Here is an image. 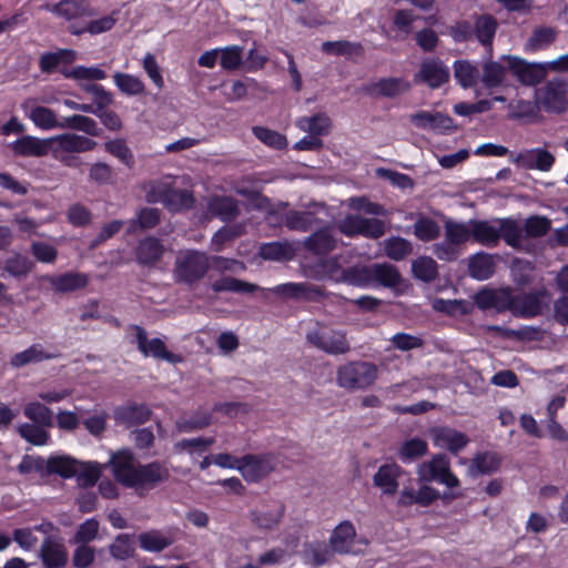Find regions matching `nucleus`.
I'll return each mask as SVG.
<instances>
[{"instance_id":"28","label":"nucleus","mask_w":568,"mask_h":568,"mask_svg":"<svg viewBox=\"0 0 568 568\" xmlns=\"http://www.w3.org/2000/svg\"><path fill=\"white\" fill-rule=\"evenodd\" d=\"M403 468L396 463L382 465L373 476L374 485L385 495H394L398 489V479Z\"/></svg>"},{"instance_id":"3","label":"nucleus","mask_w":568,"mask_h":568,"mask_svg":"<svg viewBox=\"0 0 568 568\" xmlns=\"http://www.w3.org/2000/svg\"><path fill=\"white\" fill-rule=\"evenodd\" d=\"M459 223L466 231V242L473 241L489 248L496 247L500 240L510 247L516 243L518 226L513 222V217L473 219Z\"/></svg>"},{"instance_id":"7","label":"nucleus","mask_w":568,"mask_h":568,"mask_svg":"<svg viewBox=\"0 0 568 568\" xmlns=\"http://www.w3.org/2000/svg\"><path fill=\"white\" fill-rule=\"evenodd\" d=\"M97 144L94 140L75 133H63L50 138L52 158L69 168L80 165L75 153L92 151Z\"/></svg>"},{"instance_id":"23","label":"nucleus","mask_w":568,"mask_h":568,"mask_svg":"<svg viewBox=\"0 0 568 568\" xmlns=\"http://www.w3.org/2000/svg\"><path fill=\"white\" fill-rule=\"evenodd\" d=\"M43 280L57 293H72L87 287L90 282V276L80 272H67L59 275H45Z\"/></svg>"},{"instance_id":"59","label":"nucleus","mask_w":568,"mask_h":568,"mask_svg":"<svg viewBox=\"0 0 568 568\" xmlns=\"http://www.w3.org/2000/svg\"><path fill=\"white\" fill-rule=\"evenodd\" d=\"M243 63V47L230 45L220 48L221 68L227 71L237 70Z\"/></svg>"},{"instance_id":"47","label":"nucleus","mask_w":568,"mask_h":568,"mask_svg":"<svg viewBox=\"0 0 568 568\" xmlns=\"http://www.w3.org/2000/svg\"><path fill=\"white\" fill-rule=\"evenodd\" d=\"M245 233V225L237 223L229 226H223L216 231L211 239V248L214 252H221L227 242L240 237Z\"/></svg>"},{"instance_id":"38","label":"nucleus","mask_w":568,"mask_h":568,"mask_svg":"<svg viewBox=\"0 0 568 568\" xmlns=\"http://www.w3.org/2000/svg\"><path fill=\"white\" fill-rule=\"evenodd\" d=\"M258 255L267 261H290L295 256V250L288 242H270L260 246Z\"/></svg>"},{"instance_id":"45","label":"nucleus","mask_w":568,"mask_h":568,"mask_svg":"<svg viewBox=\"0 0 568 568\" xmlns=\"http://www.w3.org/2000/svg\"><path fill=\"white\" fill-rule=\"evenodd\" d=\"M384 252L390 260L402 261L413 253V245L404 237L392 236L384 241Z\"/></svg>"},{"instance_id":"64","label":"nucleus","mask_w":568,"mask_h":568,"mask_svg":"<svg viewBox=\"0 0 568 568\" xmlns=\"http://www.w3.org/2000/svg\"><path fill=\"white\" fill-rule=\"evenodd\" d=\"M18 432L23 439L37 446L45 445L49 440L48 432L39 424H21Z\"/></svg>"},{"instance_id":"4","label":"nucleus","mask_w":568,"mask_h":568,"mask_svg":"<svg viewBox=\"0 0 568 568\" xmlns=\"http://www.w3.org/2000/svg\"><path fill=\"white\" fill-rule=\"evenodd\" d=\"M190 179L182 176H164L151 183L148 200L162 203L171 212L189 210L194 205L195 199L189 187Z\"/></svg>"},{"instance_id":"55","label":"nucleus","mask_w":568,"mask_h":568,"mask_svg":"<svg viewBox=\"0 0 568 568\" xmlns=\"http://www.w3.org/2000/svg\"><path fill=\"white\" fill-rule=\"evenodd\" d=\"M413 229L414 235L423 242L434 241L442 233L439 224L430 217H419L414 223Z\"/></svg>"},{"instance_id":"18","label":"nucleus","mask_w":568,"mask_h":568,"mask_svg":"<svg viewBox=\"0 0 568 568\" xmlns=\"http://www.w3.org/2000/svg\"><path fill=\"white\" fill-rule=\"evenodd\" d=\"M429 434L435 447L447 449L454 455L463 450L469 443L467 435L448 426L434 427Z\"/></svg>"},{"instance_id":"53","label":"nucleus","mask_w":568,"mask_h":568,"mask_svg":"<svg viewBox=\"0 0 568 568\" xmlns=\"http://www.w3.org/2000/svg\"><path fill=\"white\" fill-rule=\"evenodd\" d=\"M412 271L415 277L424 282H432L438 275L437 263L429 256H419L414 260L412 263Z\"/></svg>"},{"instance_id":"27","label":"nucleus","mask_w":568,"mask_h":568,"mask_svg":"<svg viewBox=\"0 0 568 568\" xmlns=\"http://www.w3.org/2000/svg\"><path fill=\"white\" fill-rule=\"evenodd\" d=\"M16 155L19 156H44L51 154L50 138L39 139L32 135H23L22 138L9 144Z\"/></svg>"},{"instance_id":"10","label":"nucleus","mask_w":568,"mask_h":568,"mask_svg":"<svg viewBox=\"0 0 568 568\" xmlns=\"http://www.w3.org/2000/svg\"><path fill=\"white\" fill-rule=\"evenodd\" d=\"M42 9L67 22L70 32L74 24H83L85 18L95 16L89 0H60L53 4L47 3Z\"/></svg>"},{"instance_id":"2","label":"nucleus","mask_w":568,"mask_h":568,"mask_svg":"<svg viewBox=\"0 0 568 568\" xmlns=\"http://www.w3.org/2000/svg\"><path fill=\"white\" fill-rule=\"evenodd\" d=\"M324 267L336 282L347 283L361 288L377 286L395 287L402 281L397 267L388 263L355 265L342 268L338 266L336 258H331L324 263Z\"/></svg>"},{"instance_id":"57","label":"nucleus","mask_w":568,"mask_h":568,"mask_svg":"<svg viewBox=\"0 0 568 568\" xmlns=\"http://www.w3.org/2000/svg\"><path fill=\"white\" fill-rule=\"evenodd\" d=\"M212 290L216 293H253L257 290V286L255 284H251L234 277H221L212 284Z\"/></svg>"},{"instance_id":"8","label":"nucleus","mask_w":568,"mask_h":568,"mask_svg":"<svg viewBox=\"0 0 568 568\" xmlns=\"http://www.w3.org/2000/svg\"><path fill=\"white\" fill-rule=\"evenodd\" d=\"M538 109L549 113H564L568 110V82L554 78L535 91Z\"/></svg>"},{"instance_id":"54","label":"nucleus","mask_w":568,"mask_h":568,"mask_svg":"<svg viewBox=\"0 0 568 568\" xmlns=\"http://www.w3.org/2000/svg\"><path fill=\"white\" fill-rule=\"evenodd\" d=\"M322 51L332 55H358L363 52L361 43L347 40L325 41L322 44Z\"/></svg>"},{"instance_id":"42","label":"nucleus","mask_w":568,"mask_h":568,"mask_svg":"<svg viewBox=\"0 0 568 568\" xmlns=\"http://www.w3.org/2000/svg\"><path fill=\"white\" fill-rule=\"evenodd\" d=\"M272 291L293 298L314 300L321 294L320 290L306 283H285L275 286Z\"/></svg>"},{"instance_id":"6","label":"nucleus","mask_w":568,"mask_h":568,"mask_svg":"<svg viewBox=\"0 0 568 568\" xmlns=\"http://www.w3.org/2000/svg\"><path fill=\"white\" fill-rule=\"evenodd\" d=\"M211 268V256L196 250H183L178 252L173 276L176 283L189 286L202 280Z\"/></svg>"},{"instance_id":"52","label":"nucleus","mask_w":568,"mask_h":568,"mask_svg":"<svg viewBox=\"0 0 568 568\" xmlns=\"http://www.w3.org/2000/svg\"><path fill=\"white\" fill-rule=\"evenodd\" d=\"M556 39V31L552 28H538L525 43L526 52H536L548 48Z\"/></svg>"},{"instance_id":"44","label":"nucleus","mask_w":568,"mask_h":568,"mask_svg":"<svg viewBox=\"0 0 568 568\" xmlns=\"http://www.w3.org/2000/svg\"><path fill=\"white\" fill-rule=\"evenodd\" d=\"M45 469L49 474H58L64 478L74 477L78 469V462L68 456H53L45 463Z\"/></svg>"},{"instance_id":"63","label":"nucleus","mask_w":568,"mask_h":568,"mask_svg":"<svg viewBox=\"0 0 568 568\" xmlns=\"http://www.w3.org/2000/svg\"><path fill=\"white\" fill-rule=\"evenodd\" d=\"M23 413L26 417L41 426H50L52 424L51 409L39 402H31L26 405Z\"/></svg>"},{"instance_id":"37","label":"nucleus","mask_w":568,"mask_h":568,"mask_svg":"<svg viewBox=\"0 0 568 568\" xmlns=\"http://www.w3.org/2000/svg\"><path fill=\"white\" fill-rule=\"evenodd\" d=\"M373 94L394 98L409 90V83L403 78H385L371 84Z\"/></svg>"},{"instance_id":"56","label":"nucleus","mask_w":568,"mask_h":568,"mask_svg":"<svg viewBox=\"0 0 568 568\" xmlns=\"http://www.w3.org/2000/svg\"><path fill=\"white\" fill-rule=\"evenodd\" d=\"M499 466V459L494 453H481L476 455L469 466V474L473 476L489 474Z\"/></svg>"},{"instance_id":"48","label":"nucleus","mask_w":568,"mask_h":568,"mask_svg":"<svg viewBox=\"0 0 568 568\" xmlns=\"http://www.w3.org/2000/svg\"><path fill=\"white\" fill-rule=\"evenodd\" d=\"M53 356L43 351L40 344H33L29 348L17 353L10 359V364L13 367H22L30 363H38L44 359H50Z\"/></svg>"},{"instance_id":"43","label":"nucleus","mask_w":568,"mask_h":568,"mask_svg":"<svg viewBox=\"0 0 568 568\" xmlns=\"http://www.w3.org/2000/svg\"><path fill=\"white\" fill-rule=\"evenodd\" d=\"M61 129L81 131L91 136H99L101 133V129L92 118L81 114L65 116L61 121Z\"/></svg>"},{"instance_id":"12","label":"nucleus","mask_w":568,"mask_h":568,"mask_svg":"<svg viewBox=\"0 0 568 568\" xmlns=\"http://www.w3.org/2000/svg\"><path fill=\"white\" fill-rule=\"evenodd\" d=\"M306 341L329 355H344L351 351L346 333L338 329L315 328L306 333Z\"/></svg>"},{"instance_id":"33","label":"nucleus","mask_w":568,"mask_h":568,"mask_svg":"<svg viewBox=\"0 0 568 568\" xmlns=\"http://www.w3.org/2000/svg\"><path fill=\"white\" fill-rule=\"evenodd\" d=\"M295 125L303 132L317 138L327 135L332 129V121L329 116L320 112L311 116H301L295 121Z\"/></svg>"},{"instance_id":"62","label":"nucleus","mask_w":568,"mask_h":568,"mask_svg":"<svg viewBox=\"0 0 568 568\" xmlns=\"http://www.w3.org/2000/svg\"><path fill=\"white\" fill-rule=\"evenodd\" d=\"M78 483L83 487H92L95 485L101 476L102 468L100 464L94 462L79 463L78 462Z\"/></svg>"},{"instance_id":"31","label":"nucleus","mask_w":568,"mask_h":568,"mask_svg":"<svg viewBox=\"0 0 568 568\" xmlns=\"http://www.w3.org/2000/svg\"><path fill=\"white\" fill-rule=\"evenodd\" d=\"M207 213L224 222L234 220L239 215V202L231 196L214 195L207 201Z\"/></svg>"},{"instance_id":"17","label":"nucleus","mask_w":568,"mask_h":568,"mask_svg":"<svg viewBox=\"0 0 568 568\" xmlns=\"http://www.w3.org/2000/svg\"><path fill=\"white\" fill-rule=\"evenodd\" d=\"M134 329L138 349L143 356L165 361L171 364L182 362V356L168 351L161 338H149L148 333L141 326H135Z\"/></svg>"},{"instance_id":"5","label":"nucleus","mask_w":568,"mask_h":568,"mask_svg":"<svg viewBox=\"0 0 568 568\" xmlns=\"http://www.w3.org/2000/svg\"><path fill=\"white\" fill-rule=\"evenodd\" d=\"M376 364L367 361H349L336 369V384L348 392L365 390L378 378Z\"/></svg>"},{"instance_id":"29","label":"nucleus","mask_w":568,"mask_h":568,"mask_svg":"<svg viewBox=\"0 0 568 568\" xmlns=\"http://www.w3.org/2000/svg\"><path fill=\"white\" fill-rule=\"evenodd\" d=\"M119 11L114 10L111 13L103 16L98 19H91L88 22H83V24H74L71 28L72 36H82L84 33H89L91 36H98L104 32H108L114 28L119 20Z\"/></svg>"},{"instance_id":"58","label":"nucleus","mask_w":568,"mask_h":568,"mask_svg":"<svg viewBox=\"0 0 568 568\" xmlns=\"http://www.w3.org/2000/svg\"><path fill=\"white\" fill-rule=\"evenodd\" d=\"M454 75L463 88H471L477 83L479 72L468 61H456L454 63Z\"/></svg>"},{"instance_id":"15","label":"nucleus","mask_w":568,"mask_h":568,"mask_svg":"<svg viewBox=\"0 0 568 568\" xmlns=\"http://www.w3.org/2000/svg\"><path fill=\"white\" fill-rule=\"evenodd\" d=\"M511 74L524 85L534 87L548 74L546 62H528L515 55L504 57Z\"/></svg>"},{"instance_id":"21","label":"nucleus","mask_w":568,"mask_h":568,"mask_svg":"<svg viewBox=\"0 0 568 568\" xmlns=\"http://www.w3.org/2000/svg\"><path fill=\"white\" fill-rule=\"evenodd\" d=\"M511 161L525 170L547 172L552 168L555 156L545 149L536 148L524 150L517 154L511 153Z\"/></svg>"},{"instance_id":"41","label":"nucleus","mask_w":568,"mask_h":568,"mask_svg":"<svg viewBox=\"0 0 568 568\" xmlns=\"http://www.w3.org/2000/svg\"><path fill=\"white\" fill-rule=\"evenodd\" d=\"M77 52L71 49H60L55 52L43 53L39 59L41 72L51 73L60 63H71L77 59Z\"/></svg>"},{"instance_id":"50","label":"nucleus","mask_w":568,"mask_h":568,"mask_svg":"<svg viewBox=\"0 0 568 568\" xmlns=\"http://www.w3.org/2000/svg\"><path fill=\"white\" fill-rule=\"evenodd\" d=\"M428 445L424 439L412 438L402 444L398 450V457L404 464H409L426 455Z\"/></svg>"},{"instance_id":"13","label":"nucleus","mask_w":568,"mask_h":568,"mask_svg":"<svg viewBox=\"0 0 568 568\" xmlns=\"http://www.w3.org/2000/svg\"><path fill=\"white\" fill-rule=\"evenodd\" d=\"M338 231L346 236L362 235L368 239H379L385 234V223L376 217H364L349 214L338 222Z\"/></svg>"},{"instance_id":"51","label":"nucleus","mask_w":568,"mask_h":568,"mask_svg":"<svg viewBox=\"0 0 568 568\" xmlns=\"http://www.w3.org/2000/svg\"><path fill=\"white\" fill-rule=\"evenodd\" d=\"M32 261L20 253H13L4 261V271L12 277H26L32 270Z\"/></svg>"},{"instance_id":"46","label":"nucleus","mask_w":568,"mask_h":568,"mask_svg":"<svg viewBox=\"0 0 568 568\" xmlns=\"http://www.w3.org/2000/svg\"><path fill=\"white\" fill-rule=\"evenodd\" d=\"M283 514L284 508L278 505L272 509L251 511V520L261 529H272L281 521Z\"/></svg>"},{"instance_id":"16","label":"nucleus","mask_w":568,"mask_h":568,"mask_svg":"<svg viewBox=\"0 0 568 568\" xmlns=\"http://www.w3.org/2000/svg\"><path fill=\"white\" fill-rule=\"evenodd\" d=\"M276 467V458L272 454L242 457L240 474L248 483H257L268 476Z\"/></svg>"},{"instance_id":"9","label":"nucleus","mask_w":568,"mask_h":568,"mask_svg":"<svg viewBox=\"0 0 568 568\" xmlns=\"http://www.w3.org/2000/svg\"><path fill=\"white\" fill-rule=\"evenodd\" d=\"M466 243V231L460 223L448 219L444 223V239L433 244L432 251L439 261L453 262L462 255Z\"/></svg>"},{"instance_id":"19","label":"nucleus","mask_w":568,"mask_h":568,"mask_svg":"<svg viewBox=\"0 0 568 568\" xmlns=\"http://www.w3.org/2000/svg\"><path fill=\"white\" fill-rule=\"evenodd\" d=\"M38 558L44 568H63L68 564V550L61 538L47 537L41 542Z\"/></svg>"},{"instance_id":"22","label":"nucleus","mask_w":568,"mask_h":568,"mask_svg":"<svg viewBox=\"0 0 568 568\" xmlns=\"http://www.w3.org/2000/svg\"><path fill=\"white\" fill-rule=\"evenodd\" d=\"M549 302L546 290L525 293L514 296L513 313L523 317H532L542 312Z\"/></svg>"},{"instance_id":"32","label":"nucleus","mask_w":568,"mask_h":568,"mask_svg":"<svg viewBox=\"0 0 568 568\" xmlns=\"http://www.w3.org/2000/svg\"><path fill=\"white\" fill-rule=\"evenodd\" d=\"M151 417V410L145 405H125L115 409L116 423L126 427L144 424Z\"/></svg>"},{"instance_id":"61","label":"nucleus","mask_w":568,"mask_h":568,"mask_svg":"<svg viewBox=\"0 0 568 568\" xmlns=\"http://www.w3.org/2000/svg\"><path fill=\"white\" fill-rule=\"evenodd\" d=\"M497 30V21L491 16H481L475 22L476 37L484 45L490 44Z\"/></svg>"},{"instance_id":"25","label":"nucleus","mask_w":568,"mask_h":568,"mask_svg":"<svg viewBox=\"0 0 568 568\" xmlns=\"http://www.w3.org/2000/svg\"><path fill=\"white\" fill-rule=\"evenodd\" d=\"M303 244L310 252L317 255H324L337 247L338 239L334 227L323 226L307 236Z\"/></svg>"},{"instance_id":"24","label":"nucleus","mask_w":568,"mask_h":568,"mask_svg":"<svg viewBox=\"0 0 568 568\" xmlns=\"http://www.w3.org/2000/svg\"><path fill=\"white\" fill-rule=\"evenodd\" d=\"M449 79V70L444 63L436 59L425 60L415 75L416 82H424L432 89L439 88Z\"/></svg>"},{"instance_id":"36","label":"nucleus","mask_w":568,"mask_h":568,"mask_svg":"<svg viewBox=\"0 0 568 568\" xmlns=\"http://www.w3.org/2000/svg\"><path fill=\"white\" fill-rule=\"evenodd\" d=\"M284 224L290 230L308 232L320 226L321 222L311 211H290L284 216Z\"/></svg>"},{"instance_id":"1","label":"nucleus","mask_w":568,"mask_h":568,"mask_svg":"<svg viewBox=\"0 0 568 568\" xmlns=\"http://www.w3.org/2000/svg\"><path fill=\"white\" fill-rule=\"evenodd\" d=\"M109 466L114 479L125 488L146 495L170 477L168 467L160 462L141 464L129 449L112 453Z\"/></svg>"},{"instance_id":"14","label":"nucleus","mask_w":568,"mask_h":568,"mask_svg":"<svg viewBox=\"0 0 568 568\" xmlns=\"http://www.w3.org/2000/svg\"><path fill=\"white\" fill-rule=\"evenodd\" d=\"M513 222L518 226L516 243L511 245L515 250L528 251V240L542 237L551 229V221L540 215H531L524 221L513 217Z\"/></svg>"},{"instance_id":"26","label":"nucleus","mask_w":568,"mask_h":568,"mask_svg":"<svg viewBox=\"0 0 568 568\" xmlns=\"http://www.w3.org/2000/svg\"><path fill=\"white\" fill-rule=\"evenodd\" d=\"M410 123L422 130L444 133L453 129V120L440 112L418 111L409 115Z\"/></svg>"},{"instance_id":"11","label":"nucleus","mask_w":568,"mask_h":568,"mask_svg":"<svg viewBox=\"0 0 568 568\" xmlns=\"http://www.w3.org/2000/svg\"><path fill=\"white\" fill-rule=\"evenodd\" d=\"M417 476L420 481H437L448 488L459 486V479L452 473L449 459L444 454H436L429 460L419 464Z\"/></svg>"},{"instance_id":"34","label":"nucleus","mask_w":568,"mask_h":568,"mask_svg":"<svg viewBox=\"0 0 568 568\" xmlns=\"http://www.w3.org/2000/svg\"><path fill=\"white\" fill-rule=\"evenodd\" d=\"M494 256L489 253L478 252L469 257L468 272L469 275L478 281H485L495 273Z\"/></svg>"},{"instance_id":"40","label":"nucleus","mask_w":568,"mask_h":568,"mask_svg":"<svg viewBox=\"0 0 568 568\" xmlns=\"http://www.w3.org/2000/svg\"><path fill=\"white\" fill-rule=\"evenodd\" d=\"M112 78L114 85L126 97H138L145 93L144 82L134 74L118 71Z\"/></svg>"},{"instance_id":"35","label":"nucleus","mask_w":568,"mask_h":568,"mask_svg":"<svg viewBox=\"0 0 568 568\" xmlns=\"http://www.w3.org/2000/svg\"><path fill=\"white\" fill-rule=\"evenodd\" d=\"M355 536L356 530L353 524L343 521L333 530L329 542L336 552L345 554L353 547Z\"/></svg>"},{"instance_id":"20","label":"nucleus","mask_w":568,"mask_h":568,"mask_svg":"<svg viewBox=\"0 0 568 568\" xmlns=\"http://www.w3.org/2000/svg\"><path fill=\"white\" fill-rule=\"evenodd\" d=\"M475 303L481 310H495L497 312H505L507 310L513 312L514 295L510 288H485L475 295Z\"/></svg>"},{"instance_id":"30","label":"nucleus","mask_w":568,"mask_h":568,"mask_svg":"<svg viewBox=\"0 0 568 568\" xmlns=\"http://www.w3.org/2000/svg\"><path fill=\"white\" fill-rule=\"evenodd\" d=\"M140 548L148 552H161L174 544L175 538L171 532L151 529L138 536Z\"/></svg>"},{"instance_id":"49","label":"nucleus","mask_w":568,"mask_h":568,"mask_svg":"<svg viewBox=\"0 0 568 568\" xmlns=\"http://www.w3.org/2000/svg\"><path fill=\"white\" fill-rule=\"evenodd\" d=\"M29 119L33 124L42 130L61 129L57 114L53 110L45 106H34L30 110Z\"/></svg>"},{"instance_id":"60","label":"nucleus","mask_w":568,"mask_h":568,"mask_svg":"<svg viewBox=\"0 0 568 568\" xmlns=\"http://www.w3.org/2000/svg\"><path fill=\"white\" fill-rule=\"evenodd\" d=\"M506 77V68L497 61H489L484 64L481 81L487 88L500 85Z\"/></svg>"},{"instance_id":"39","label":"nucleus","mask_w":568,"mask_h":568,"mask_svg":"<svg viewBox=\"0 0 568 568\" xmlns=\"http://www.w3.org/2000/svg\"><path fill=\"white\" fill-rule=\"evenodd\" d=\"M164 253V246L158 239L146 237L136 247V260L144 265L156 263Z\"/></svg>"}]
</instances>
